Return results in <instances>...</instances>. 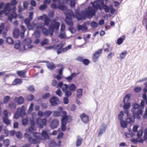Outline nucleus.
Here are the masks:
<instances>
[{
    "mask_svg": "<svg viewBox=\"0 0 147 147\" xmlns=\"http://www.w3.org/2000/svg\"><path fill=\"white\" fill-rule=\"evenodd\" d=\"M91 3L93 7L96 10H98V9L101 10L103 9H105L106 13H109L110 11V7L104 3V0H97Z\"/></svg>",
    "mask_w": 147,
    "mask_h": 147,
    "instance_id": "obj_1",
    "label": "nucleus"
},
{
    "mask_svg": "<svg viewBox=\"0 0 147 147\" xmlns=\"http://www.w3.org/2000/svg\"><path fill=\"white\" fill-rule=\"evenodd\" d=\"M144 100H142L141 102V106L139 105L137 103H135L132 105L133 108L132 111L134 115H141L143 113L142 110L144 107L145 101Z\"/></svg>",
    "mask_w": 147,
    "mask_h": 147,
    "instance_id": "obj_2",
    "label": "nucleus"
},
{
    "mask_svg": "<svg viewBox=\"0 0 147 147\" xmlns=\"http://www.w3.org/2000/svg\"><path fill=\"white\" fill-rule=\"evenodd\" d=\"M52 112L50 111H46L44 112V116L45 118L42 119L37 118V126L40 128H42L44 126L47 125V119L46 117H49L52 114Z\"/></svg>",
    "mask_w": 147,
    "mask_h": 147,
    "instance_id": "obj_3",
    "label": "nucleus"
},
{
    "mask_svg": "<svg viewBox=\"0 0 147 147\" xmlns=\"http://www.w3.org/2000/svg\"><path fill=\"white\" fill-rule=\"evenodd\" d=\"M64 115L62 117L61 120V130L63 131H65L66 129V125L67 122H70L72 121V117L70 115H67V112H63Z\"/></svg>",
    "mask_w": 147,
    "mask_h": 147,
    "instance_id": "obj_4",
    "label": "nucleus"
},
{
    "mask_svg": "<svg viewBox=\"0 0 147 147\" xmlns=\"http://www.w3.org/2000/svg\"><path fill=\"white\" fill-rule=\"evenodd\" d=\"M59 23L56 21V19H53L52 20L49 27V30L51 32V35H53L54 30L58 31L59 28Z\"/></svg>",
    "mask_w": 147,
    "mask_h": 147,
    "instance_id": "obj_5",
    "label": "nucleus"
},
{
    "mask_svg": "<svg viewBox=\"0 0 147 147\" xmlns=\"http://www.w3.org/2000/svg\"><path fill=\"white\" fill-rule=\"evenodd\" d=\"M36 25H37V23H34L33 22L32 23H30L27 26L28 29L29 30H32L34 27H35V31L32 35H34L35 37L36 38L34 43L37 45V26H36Z\"/></svg>",
    "mask_w": 147,
    "mask_h": 147,
    "instance_id": "obj_6",
    "label": "nucleus"
},
{
    "mask_svg": "<svg viewBox=\"0 0 147 147\" xmlns=\"http://www.w3.org/2000/svg\"><path fill=\"white\" fill-rule=\"evenodd\" d=\"M71 45H70L63 48H61L59 47H57L56 45L51 46V47L52 48V49H57V54L59 55L62 53L65 52L67 51L68 50L71 49Z\"/></svg>",
    "mask_w": 147,
    "mask_h": 147,
    "instance_id": "obj_7",
    "label": "nucleus"
},
{
    "mask_svg": "<svg viewBox=\"0 0 147 147\" xmlns=\"http://www.w3.org/2000/svg\"><path fill=\"white\" fill-rule=\"evenodd\" d=\"M49 136L46 131L43 130L41 133L37 132V141L38 139L45 140L48 139Z\"/></svg>",
    "mask_w": 147,
    "mask_h": 147,
    "instance_id": "obj_8",
    "label": "nucleus"
},
{
    "mask_svg": "<svg viewBox=\"0 0 147 147\" xmlns=\"http://www.w3.org/2000/svg\"><path fill=\"white\" fill-rule=\"evenodd\" d=\"M89 7L88 10L86 12V15L88 18H90L93 16L95 15V12L97 10L94 9L93 7Z\"/></svg>",
    "mask_w": 147,
    "mask_h": 147,
    "instance_id": "obj_9",
    "label": "nucleus"
},
{
    "mask_svg": "<svg viewBox=\"0 0 147 147\" xmlns=\"http://www.w3.org/2000/svg\"><path fill=\"white\" fill-rule=\"evenodd\" d=\"M102 49H99L96 51L93 54L92 56V61L93 62H95L97 61L102 53Z\"/></svg>",
    "mask_w": 147,
    "mask_h": 147,
    "instance_id": "obj_10",
    "label": "nucleus"
},
{
    "mask_svg": "<svg viewBox=\"0 0 147 147\" xmlns=\"http://www.w3.org/2000/svg\"><path fill=\"white\" fill-rule=\"evenodd\" d=\"M68 85L66 84H64L63 87H62V90L63 92L65 93L66 97H69L72 95L71 91L68 90Z\"/></svg>",
    "mask_w": 147,
    "mask_h": 147,
    "instance_id": "obj_11",
    "label": "nucleus"
},
{
    "mask_svg": "<svg viewBox=\"0 0 147 147\" xmlns=\"http://www.w3.org/2000/svg\"><path fill=\"white\" fill-rule=\"evenodd\" d=\"M49 101L52 106H56L60 103L59 99L57 97L54 96L50 99Z\"/></svg>",
    "mask_w": 147,
    "mask_h": 147,
    "instance_id": "obj_12",
    "label": "nucleus"
},
{
    "mask_svg": "<svg viewBox=\"0 0 147 147\" xmlns=\"http://www.w3.org/2000/svg\"><path fill=\"white\" fill-rule=\"evenodd\" d=\"M14 100L19 105H22L24 102V98L22 96L15 97L14 98Z\"/></svg>",
    "mask_w": 147,
    "mask_h": 147,
    "instance_id": "obj_13",
    "label": "nucleus"
},
{
    "mask_svg": "<svg viewBox=\"0 0 147 147\" xmlns=\"http://www.w3.org/2000/svg\"><path fill=\"white\" fill-rule=\"evenodd\" d=\"M80 117L82 121L85 123H87L89 121V116L84 113L81 114L80 115Z\"/></svg>",
    "mask_w": 147,
    "mask_h": 147,
    "instance_id": "obj_14",
    "label": "nucleus"
},
{
    "mask_svg": "<svg viewBox=\"0 0 147 147\" xmlns=\"http://www.w3.org/2000/svg\"><path fill=\"white\" fill-rule=\"evenodd\" d=\"M59 124V122L58 119H54L51 122L50 126L52 129H54L58 126Z\"/></svg>",
    "mask_w": 147,
    "mask_h": 147,
    "instance_id": "obj_15",
    "label": "nucleus"
},
{
    "mask_svg": "<svg viewBox=\"0 0 147 147\" xmlns=\"http://www.w3.org/2000/svg\"><path fill=\"white\" fill-rule=\"evenodd\" d=\"M29 121L31 125L29 126L28 128L26 129L30 131V129H32L33 128H35L34 127L35 125V121L37 123V119H32L30 118H29Z\"/></svg>",
    "mask_w": 147,
    "mask_h": 147,
    "instance_id": "obj_16",
    "label": "nucleus"
},
{
    "mask_svg": "<svg viewBox=\"0 0 147 147\" xmlns=\"http://www.w3.org/2000/svg\"><path fill=\"white\" fill-rule=\"evenodd\" d=\"M38 20L44 19V22L45 24L47 26H48L49 25L50 20L49 18L47 16H40L39 18H38Z\"/></svg>",
    "mask_w": 147,
    "mask_h": 147,
    "instance_id": "obj_17",
    "label": "nucleus"
},
{
    "mask_svg": "<svg viewBox=\"0 0 147 147\" xmlns=\"http://www.w3.org/2000/svg\"><path fill=\"white\" fill-rule=\"evenodd\" d=\"M45 63H47L46 64L48 68L51 70H54L56 67V66L53 62L49 63L47 61H44Z\"/></svg>",
    "mask_w": 147,
    "mask_h": 147,
    "instance_id": "obj_18",
    "label": "nucleus"
},
{
    "mask_svg": "<svg viewBox=\"0 0 147 147\" xmlns=\"http://www.w3.org/2000/svg\"><path fill=\"white\" fill-rule=\"evenodd\" d=\"M66 112L65 111H54L53 112V117H58L61 116L62 114L63 115L62 117L63 116V112Z\"/></svg>",
    "mask_w": 147,
    "mask_h": 147,
    "instance_id": "obj_19",
    "label": "nucleus"
},
{
    "mask_svg": "<svg viewBox=\"0 0 147 147\" xmlns=\"http://www.w3.org/2000/svg\"><path fill=\"white\" fill-rule=\"evenodd\" d=\"M19 108L20 109L19 113H20V114L21 115L25 116L26 115V113L25 112L24 106V105H22L21 108H18L17 110Z\"/></svg>",
    "mask_w": 147,
    "mask_h": 147,
    "instance_id": "obj_20",
    "label": "nucleus"
},
{
    "mask_svg": "<svg viewBox=\"0 0 147 147\" xmlns=\"http://www.w3.org/2000/svg\"><path fill=\"white\" fill-rule=\"evenodd\" d=\"M13 36L15 38H17L19 36V32L18 28L14 29L13 32Z\"/></svg>",
    "mask_w": 147,
    "mask_h": 147,
    "instance_id": "obj_21",
    "label": "nucleus"
},
{
    "mask_svg": "<svg viewBox=\"0 0 147 147\" xmlns=\"http://www.w3.org/2000/svg\"><path fill=\"white\" fill-rule=\"evenodd\" d=\"M66 24L70 26H72L73 25V22L71 18L67 16H66L65 19Z\"/></svg>",
    "mask_w": 147,
    "mask_h": 147,
    "instance_id": "obj_22",
    "label": "nucleus"
},
{
    "mask_svg": "<svg viewBox=\"0 0 147 147\" xmlns=\"http://www.w3.org/2000/svg\"><path fill=\"white\" fill-rule=\"evenodd\" d=\"M26 71L24 70L22 71H17V74L20 77L24 78Z\"/></svg>",
    "mask_w": 147,
    "mask_h": 147,
    "instance_id": "obj_23",
    "label": "nucleus"
},
{
    "mask_svg": "<svg viewBox=\"0 0 147 147\" xmlns=\"http://www.w3.org/2000/svg\"><path fill=\"white\" fill-rule=\"evenodd\" d=\"M22 82V79L21 78H16L12 82V84L14 85L17 84H20Z\"/></svg>",
    "mask_w": 147,
    "mask_h": 147,
    "instance_id": "obj_24",
    "label": "nucleus"
},
{
    "mask_svg": "<svg viewBox=\"0 0 147 147\" xmlns=\"http://www.w3.org/2000/svg\"><path fill=\"white\" fill-rule=\"evenodd\" d=\"M2 119L3 123L7 125H9L11 122L8 118V117H2Z\"/></svg>",
    "mask_w": 147,
    "mask_h": 147,
    "instance_id": "obj_25",
    "label": "nucleus"
},
{
    "mask_svg": "<svg viewBox=\"0 0 147 147\" xmlns=\"http://www.w3.org/2000/svg\"><path fill=\"white\" fill-rule=\"evenodd\" d=\"M36 129L33 128L32 129H30V130L29 131L27 129H26V131L28 132H29L30 134H32L33 136L35 138H37V132H34V131Z\"/></svg>",
    "mask_w": 147,
    "mask_h": 147,
    "instance_id": "obj_26",
    "label": "nucleus"
},
{
    "mask_svg": "<svg viewBox=\"0 0 147 147\" xmlns=\"http://www.w3.org/2000/svg\"><path fill=\"white\" fill-rule=\"evenodd\" d=\"M106 129V126H102V127L100 128L98 131V136H100L104 133Z\"/></svg>",
    "mask_w": 147,
    "mask_h": 147,
    "instance_id": "obj_27",
    "label": "nucleus"
},
{
    "mask_svg": "<svg viewBox=\"0 0 147 147\" xmlns=\"http://www.w3.org/2000/svg\"><path fill=\"white\" fill-rule=\"evenodd\" d=\"M76 76L77 75L76 73H73L71 74L70 76L67 77H66L65 79L67 80L68 82H71L73 78Z\"/></svg>",
    "mask_w": 147,
    "mask_h": 147,
    "instance_id": "obj_28",
    "label": "nucleus"
},
{
    "mask_svg": "<svg viewBox=\"0 0 147 147\" xmlns=\"http://www.w3.org/2000/svg\"><path fill=\"white\" fill-rule=\"evenodd\" d=\"M32 42V40L30 38H26L22 42V44L24 45H29Z\"/></svg>",
    "mask_w": 147,
    "mask_h": 147,
    "instance_id": "obj_29",
    "label": "nucleus"
},
{
    "mask_svg": "<svg viewBox=\"0 0 147 147\" xmlns=\"http://www.w3.org/2000/svg\"><path fill=\"white\" fill-rule=\"evenodd\" d=\"M28 140L30 145L32 144H37V138H33L31 136L29 138Z\"/></svg>",
    "mask_w": 147,
    "mask_h": 147,
    "instance_id": "obj_30",
    "label": "nucleus"
},
{
    "mask_svg": "<svg viewBox=\"0 0 147 147\" xmlns=\"http://www.w3.org/2000/svg\"><path fill=\"white\" fill-rule=\"evenodd\" d=\"M42 32L44 35L45 36H47L49 34H50L51 36H52L51 35V32H50V30H49L45 28H42Z\"/></svg>",
    "mask_w": 147,
    "mask_h": 147,
    "instance_id": "obj_31",
    "label": "nucleus"
},
{
    "mask_svg": "<svg viewBox=\"0 0 147 147\" xmlns=\"http://www.w3.org/2000/svg\"><path fill=\"white\" fill-rule=\"evenodd\" d=\"M6 42L8 44L11 45H13L14 43V42L13 39L9 36L6 38Z\"/></svg>",
    "mask_w": 147,
    "mask_h": 147,
    "instance_id": "obj_32",
    "label": "nucleus"
},
{
    "mask_svg": "<svg viewBox=\"0 0 147 147\" xmlns=\"http://www.w3.org/2000/svg\"><path fill=\"white\" fill-rule=\"evenodd\" d=\"M18 2L16 0H11V1L10 3H6V6L8 7L9 5L11 6H16Z\"/></svg>",
    "mask_w": 147,
    "mask_h": 147,
    "instance_id": "obj_33",
    "label": "nucleus"
},
{
    "mask_svg": "<svg viewBox=\"0 0 147 147\" xmlns=\"http://www.w3.org/2000/svg\"><path fill=\"white\" fill-rule=\"evenodd\" d=\"M14 44V48L16 49H19V47L21 46V42L19 40H18L17 42H16Z\"/></svg>",
    "mask_w": 147,
    "mask_h": 147,
    "instance_id": "obj_34",
    "label": "nucleus"
},
{
    "mask_svg": "<svg viewBox=\"0 0 147 147\" xmlns=\"http://www.w3.org/2000/svg\"><path fill=\"white\" fill-rule=\"evenodd\" d=\"M66 15V16L69 17L71 18H72L74 17V13L71 10H68L67 11Z\"/></svg>",
    "mask_w": 147,
    "mask_h": 147,
    "instance_id": "obj_35",
    "label": "nucleus"
},
{
    "mask_svg": "<svg viewBox=\"0 0 147 147\" xmlns=\"http://www.w3.org/2000/svg\"><path fill=\"white\" fill-rule=\"evenodd\" d=\"M75 14L76 17L78 20H81L82 19V17L78 9H75Z\"/></svg>",
    "mask_w": 147,
    "mask_h": 147,
    "instance_id": "obj_36",
    "label": "nucleus"
},
{
    "mask_svg": "<svg viewBox=\"0 0 147 147\" xmlns=\"http://www.w3.org/2000/svg\"><path fill=\"white\" fill-rule=\"evenodd\" d=\"M68 89L71 92H74L76 90V87L74 84H72L68 86Z\"/></svg>",
    "mask_w": 147,
    "mask_h": 147,
    "instance_id": "obj_37",
    "label": "nucleus"
},
{
    "mask_svg": "<svg viewBox=\"0 0 147 147\" xmlns=\"http://www.w3.org/2000/svg\"><path fill=\"white\" fill-rule=\"evenodd\" d=\"M127 117V118L126 120L127 123H131L134 122V120L131 115H130Z\"/></svg>",
    "mask_w": 147,
    "mask_h": 147,
    "instance_id": "obj_38",
    "label": "nucleus"
},
{
    "mask_svg": "<svg viewBox=\"0 0 147 147\" xmlns=\"http://www.w3.org/2000/svg\"><path fill=\"white\" fill-rule=\"evenodd\" d=\"M28 121V118L27 117L24 119H22V124L24 126H26Z\"/></svg>",
    "mask_w": 147,
    "mask_h": 147,
    "instance_id": "obj_39",
    "label": "nucleus"
},
{
    "mask_svg": "<svg viewBox=\"0 0 147 147\" xmlns=\"http://www.w3.org/2000/svg\"><path fill=\"white\" fill-rule=\"evenodd\" d=\"M82 89H78L77 91V97L78 98H80L82 96Z\"/></svg>",
    "mask_w": 147,
    "mask_h": 147,
    "instance_id": "obj_40",
    "label": "nucleus"
},
{
    "mask_svg": "<svg viewBox=\"0 0 147 147\" xmlns=\"http://www.w3.org/2000/svg\"><path fill=\"white\" fill-rule=\"evenodd\" d=\"M9 107L11 109H15L16 107V104L13 102H10L8 105Z\"/></svg>",
    "mask_w": 147,
    "mask_h": 147,
    "instance_id": "obj_41",
    "label": "nucleus"
},
{
    "mask_svg": "<svg viewBox=\"0 0 147 147\" xmlns=\"http://www.w3.org/2000/svg\"><path fill=\"white\" fill-rule=\"evenodd\" d=\"M130 94H127L124 97L123 102L125 104L127 103L128 101L130 99Z\"/></svg>",
    "mask_w": 147,
    "mask_h": 147,
    "instance_id": "obj_42",
    "label": "nucleus"
},
{
    "mask_svg": "<svg viewBox=\"0 0 147 147\" xmlns=\"http://www.w3.org/2000/svg\"><path fill=\"white\" fill-rule=\"evenodd\" d=\"M3 142L5 147H8L10 144V141L9 139L3 140Z\"/></svg>",
    "mask_w": 147,
    "mask_h": 147,
    "instance_id": "obj_43",
    "label": "nucleus"
},
{
    "mask_svg": "<svg viewBox=\"0 0 147 147\" xmlns=\"http://www.w3.org/2000/svg\"><path fill=\"white\" fill-rule=\"evenodd\" d=\"M34 105V104L32 102L30 103L28 111V114H31L33 111V110Z\"/></svg>",
    "mask_w": 147,
    "mask_h": 147,
    "instance_id": "obj_44",
    "label": "nucleus"
},
{
    "mask_svg": "<svg viewBox=\"0 0 147 147\" xmlns=\"http://www.w3.org/2000/svg\"><path fill=\"white\" fill-rule=\"evenodd\" d=\"M82 141V138H78L76 142V146L78 147L80 146L81 145Z\"/></svg>",
    "mask_w": 147,
    "mask_h": 147,
    "instance_id": "obj_45",
    "label": "nucleus"
},
{
    "mask_svg": "<svg viewBox=\"0 0 147 147\" xmlns=\"http://www.w3.org/2000/svg\"><path fill=\"white\" fill-rule=\"evenodd\" d=\"M10 99V96H9L7 95L5 96L3 98V103L4 104H7L9 101Z\"/></svg>",
    "mask_w": 147,
    "mask_h": 147,
    "instance_id": "obj_46",
    "label": "nucleus"
},
{
    "mask_svg": "<svg viewBox=\"0 0 147 147\" xmlns=\"http://www.w3.org/2000/svg\"><path fill=\"white\" fill-rule=\"evenodd\" d=\"M125 135L127 138H130L134 136V134L131 131H129V133L125 132Z\"/></svg>",
    "mask_w": 147,
    "mask_h": 147,
    "instance_id": "obj_47",
    "label": "nucleus"
},
{
    "mask_svg": "<svg viewBox=\"0 0 147 147\" xmlns=\"http://www.w3.org/2000/svg\"><path fill=\"white\" fill-rule=\"evenodd\" d=\"M15 135L17 138L18 139H20L22 138V135L20 131L16 132Z\"/></svg>",
    "mask_w": 147,
    "mask_h": 147,
    "instance_id": "obj_48",
    "label": "nucleus"
},
{
    "mask_svg": "<svg viewBox=\"0 0 147 147\" xmlns=\"http://www.w3.org/2000/svg\"><path fill=\"white\" fill-rule=\"evenodd\" d=\"M34 98V96L31 94H30L26 97V99L28 101H31L33 100Z\"/></svg>",
    "mask_w": 147,
    "mask_h": 147,
    "instance_id": "obj_49",
    "label": "nucleus"
},
{
    "mask_svg": "<svg viewBox=\"0 0 147 147\" xmlns=\"http://www.w3.org/2000/svg\"><path fill=\"white\" fill-rule=\"evenodd\" d=\"M127 53L126 51H124L120 53L119 55L120 58L121 59H124L126 56Z\"/></svg>",
    "mask_w": 147,
    "mask_h": 147,
    "instance_id": "obj_50",
    "label": "nucleus"
},
{
    "mask_svg": "<svg viewBox=\"0 0 147 147\" xmlns=\"http://www.w3.org/2000/svg\"><path fill=\"white\" fill-rule=\"evenodd\" d=\"M120 124L121 126L124 128L127 127V124L126 122L123 120L120 121Z\"/></svg>",
    "mask_w": 147,
    "mask_h": 147,
    "instance_id": "obj_51",
    "label": "nucleus"
},
{
    "mask_svg": "<svg viewBox=\"0 0 147 147\" xmlns=\"http://www.w3.org/2000/svg\"><path fill=\"white\" fill-rule=\"evenodd\" d=\"M49 146L50 147H56L57 146V144L54 140H52L51 141Z\"/></svg>",
    "mask_w": 147,
    "mask_h": 147,
    "instance_id": "obj_52",
    "label": "nucleus"
},
{
    "mask_svg": "<svg viewBox=\"0 0 147 147\" xmlns=\"http://www.w3.org/2000/svg\"><path fill=\"white\" fill-rule=\"evenodd\" d=\"M9 15L13 19H16L17 15L15 11L12 12Z\"/></svg>",
    "mask_w": 147,
    "mask_h": 147,
    "instance_id": "obj_53",
    "label": "nucleus"
},
{
    "mask_svg": "<svg viewBox=\"0 0 147 147\" xmlns=\"http://www.w3.org/2000/svg\"><path fill=\"white\" fill-rule=\"evenodd\" d=\"M58 8L59 9L62 11H65L66 9V7L65 6L63 5H59L58 6Z\"/></svg>",
    "mask_w": 147,
    "mask_h": 147,
    "instance_id": "obj_54",
    "label": "nucleus"
},
{
    "mask_svg": "<svg viewBox=\"0 0 147 147\" xmlns=\"http://www.w3.org/2000/svg\"><path fill=\"white\" fill-rule=\"evenodd\" d=\"M123 111H121L120 113L118 115V119L120 121L123 120Z\"/></svg>",
    "mask_w": 147,
    "mask_h": 147,
    "instance_id": "obj_55",
    "label": "nucleus"
},
{
    "mask_svg": "<svg viewBox=\"0 0 147 147\" xmlns=\"http://www.w3.org/2000/svg\"><path fill=\"white\" fill-rule=\"evenodd\" d=\"M31 20L28 18H26L24 20V22L26 26H28L30 23Z\"/></svg>",
    "mask_w": 147,
    "mask_h": 147,
    "instance_id": "obj_56",
    "label": "nucleus"
},
{
    "mask_svg": "<svg viewBox=\"0 0 147 147\" xmlns=\"http://www.w3.org/2000/svg\"><path fill=\"white\" fill-rule=\"evenodd\" d=\"M124 40V39L123 38L120 37L117 39V43L119 45H120L123 43Z\"/></svg>",
    "mask_w": 147,
    "mask_h": 147,
    "instance_id": "obj_57",
    "label": "nucleus"
},
{
    "mask_svg": "<svg viewBox=\"0 0 147 147\" xmlns=\"http://www.w3.org/2000/svg\"><path fill=\"white\" fill-rule=\"evenodd\" d=\"M49 40L47 38L44 39L41 43V45L42 46L48 44V43Z\"/></svg>",
    "mask_w": 147,
    "mask_h": 147,
    "instance_id": "obj_58",
    "label": "nucleus"
},
{
    "mask_svg": "<svg viewBox=\"0 0 147 147\" xmlns=\"http://www.w3.org/2000/svg\"><path fill=\"white\" fill-rule=\"evenodd\" d=\"M82 62L85 65H88L90 63L88 59H83Z\"/></svg>",
    "mask_w": 147,
    "mask_h": 147,
    "instance_id": "obj_59",
    "label": "nucleus"
},
{
    "mask_svg": "<svg viewBox=\"0 0 147 147\" xmlns=\"http://www.w3.org/2000/svg\"><path fill=\"white\" fill-rule=\"evenodd\" d=\"M50 96V94L49 93H48L44 95H43L42 96V98L44 99H47L48 98H49Z\"/></svg>",
    "mask_w": 147,
    "mask_h": 147,
    "instance_id": "obj_60",
    "label": "nucleus"
},
{
    "mask_svg": "<svg viewBox=\"0 0 147 147\" xmlns=\"http://www.w3.org/2000/svg\"><path fill=\"white\" fill-rule=\"evenodd\" d=\"M143 133V131L142 130L140 129L137 132V136L139 138H141L142 136Z\"/></svg>",
    "mask_w": 147,
    "mask_h": 147,
    "instance_id": "obj_61",
    "label": "nucleus"
},
{
    "mask_svg": "<svg viewBox=\"0 0 147 147\" xmlns=\"http://www.w3.org/2000/svg\"><path fill=\"white\" fill-rule=\"evenodd\" d=\"M130 106V103H127L123 105V107L124 109H128Z\"/></svg>",
    "mask_w": 147,
    "mask_h": 147,
    "instance_id": "obj_62",
    "label": "nucleus"
},
{
    "mask_svg": "<svg viewBox=\"0 0 147 147\" xmlns=\"http://www.w3.org/2000/svg\"><path fill=\"white\" fill-rule=\"evenodd\" d=\"M91 25L93 28H95L98 26L97 23L95 22H93L91 23Z\"/></svg>",
    "mask_w": 147,
    "mask_h": 147,
    "instance_id": "obj_63",
    "label": "nucleus"
},
{
    "mask_svg": "<svg viewBox=\"0 0 147 147\" xmlns=\"http://www.w3.org/2000/svg\"><path fill=\"white\" fill-rule=\"evenodd\" d=\"M28 90L30 91L33 92L34 91V88L33 85L27 87Z\"/></svg>",
    "mask_w": 147,
    "mask_h": 147,
    "instance_id": "obj_64",
    "label": "nucleus"
}]
</instances>
